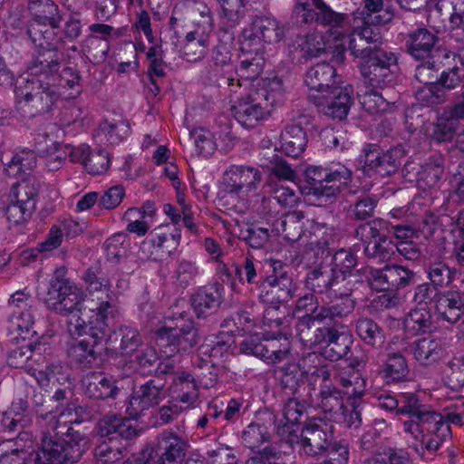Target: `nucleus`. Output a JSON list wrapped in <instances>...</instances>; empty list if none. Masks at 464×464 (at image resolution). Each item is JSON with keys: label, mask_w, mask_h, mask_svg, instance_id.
<instances>
[{"label": "nucleus", "mask_w": 464, "mask_h": 464, "mask_svg": "<svg viewBox=\"0 0 464 464\" xmlns=\"http://www.w3.org/2000/svg\"><path fill=\"white\" fill-rule=\"evenodd\" d=\"M98 414L95 405L67 403L59 417L48 425L34 464H76L90 445L85 432L73 424L91 421Z\"/></svg>", "instance_id": "f257e3e1"}, {"label": "nucleus", "mask_w": 464, "mask_h": 464, "mask_svg": "<svg viewBox=\"0 0 464 464\" xmlns=\"http://www.w3.org/2000/svg\"><path fill=\"white\" fill-rule=\"evenodd\" d=\"M50 308L69 316L67 324L71 334L93 333L98 338L102 336L105 321L113 318L117 311L109 301L101 302L96 308L88 307L76 286Z\"/></svg>", "instance_id": "f03ea898"}, {"label": "nucleus", "mask_w": 464, "mask_h": 464, "mask_svg": "<svg viewBox=\"0 0 464 464\" xmlns=\"http://www.w3.org/2000/svg\"><path fill=\"white\" fill-rule=\"evenodd\" d=\"M283 97V82L274 78L267 87L253 90L239 99L232 105L231 111L239 124L252 129L271 113L273 107L280 103Z\"/></svg>", "instance_id": "7ed1b4c3"}, {"label": "nucleus", "mask_w": 464, "mask_h": 464, "mask_svg": "<svg viewBox=\"0 0 464 464\" xmlns=\"http://www.w3.org/2000/svg\"><path fill=\"white\" fill-rule=\"evenodd\" d=\"M308 183L305 192L312 204L322 206L332 203L341 191V186L352 179V172L344 166L335 170L321 167H309L305 171Z\"/></svg>", "instance_id": "20e7f679"}, {"label": "nucleus", "mask_w": 464, "mask_h": 464, "mask_svg": "<svg viewBox=\"0 0 464 464\" xmlns=\"http://www.w3.org/2000/svg\"><path fill=\"white\" fill-rule=\"evenodd\" d=\"M305 285L316 294H326L334 297L329 304L353 314L356 300L353 298V288H348L328 264L320 263L311 269L305 277Z\"/></svg>", "instance_id": "39448f33"}, {"label": "nucleus", "mask_w": 464, "mask_h": 464, "mask_svg": "<svg viewBox=\"0 0 464 464\" xmlns=\"http://www.w3.org/2000/svg\"><path fill=\"white\" fill-rule=\"evenodd\" d=\"M405 158V150L402 145H397L387 150L379 145L366 144L356 160V167L368 177L373 174L380 177H391L397 173Z\"/></svg>", "instance_id": "423d86ee"}, {"label": "nucleus", "mask_w": 464, "mask_h": 464, "mask_svg": "<svg viewBox=\"0 0 464 464\" xmlns=\"http://www.w3.org/2000/svg\"><path fill=\"white\" fill-rule=\"evenodd\" d=\"M60 96L53 82L26 80L20 90L16 108L23 117L33 118L50 112Z\"/></svg>", "instance_id": "0eeeda50"}, {"label": "nucleus", "mask_w": 464, "mask_h": 464, "mask_svg": "<svg viewBox=\"0 0 464 464\" xmlns=\"http://www.w3.org/2000/svg\"><path fill=\"white\" fill-rule=\"evenodd\" d=\"M354 234L362 242L363 254L368 259L384 263L394 254L392 240L388 236L386 220L374 218L367 221L357 226Z\"/></svg>", "instance_id": "6e6552de"}, {"label": "nucleus", "mask_w": 464, "mask_h": 464, "mask_svg": "<svg viewBox=\"0 0 464 464\" xmlns=\"http://www.w3.org/2000/svg\"><path fill=\"white\" fill-rule=\"evenodd\" d=\"M351 314L342 309L330 312L321 309L315 314L296 315V334L304 346L314 348L320 344L333 322L345 320Z\"/></svg>", "instance_id": "1a4fd4ad"}, {"label": "nucleus", "mask_w": 464, "mask_h": 464, "mask_svg": "<svg viewBox=\"0 0 464 464\" xmlns=\"http://www.w3.org/2000/svg\"><path fill=\"white\" fill-rule=\"evenodd\" d=\"M273 274L262 277L258 285L257 297L260 302L267 304L286 303L294 296L295 284L286 271H283V263L270 259Z\"/></svg>", "instance_id": "9d476101"}, {"label": "nucleus", "mask_w": 464, "mask_h": 464, "mask_svg": "<svg viewBox=\"0 0 464 464\" xmlns=\"http://www.w3.org/2000/svg\"><path fill=\"white\" fill-rule=\"evenodd\" d=\"M395 57L382 51L359 65L363 83L372 89H385L396 84L397 76L392 70Z\"/></svg>", "instance_id": "9b49d317"}, {"label": "nucleus", "mask_w": 464, "mask_h": 464, "mask_svg": "<svg viewBox=\"0 0 464 464\" xmlns=\"http://www.w3.org/2000/svg\"><path fill=\"white\" fill-rule=\"evenodd\" d=\"M38 190L39 186L34 178H27L13 187L14 199L5 208V215L9 222L18 225L32 216Z\"/></svg>", "instance_id": "f8f14e48"}, {"label": "nucleus", "mask_w": 464, "mask_h": 464, "mask_svg": "<svg viewBox=\"0 0 464 464\" xmlns=\"http://www.w3.org/2000/svg\"><path fill=\"white\" fill-rule=\"evenodd\" d=\"M400 402L399 415L409 418L402 422L403 430L410 435L420 434L423 427L430 426L438 417L439 412L431 410L429 405L423 404L415 393H401Z\"/></svg>", "instance_id": "ddd939ff"}, {"label": "nucleus", "mask_w": 464, "mask_h": 464, "mask_svg": "<svg viewBox=\"0 0 464 464\" xmlns=\"http://www.w3.org/2000/svg\"><path fill=\"white\" fill-rule=\"evenodd\" d=\"M334 426L323 418L309 420L301 430V447L305 454L323 455L334 441Z\"/></svg>", "instance_id": "4468645a"}, {"label": "nucleus", "mask_w": 464, "mask_h": 464, "mask_svg": "<svg viewBox=\"0 0 464 464\" xmlns=\"http://www.w3.org/2000/svg\"><path fill=\"white\" fill-rule=\"evenodd\" d=\"M188 449L187 440L170 430L162 431L155 447L147 448L154 464H182Z\"/></svg>", "instance_id": "2eb2a0df"}, {"label": "nucleus", "mask_w": 464, "mask_h": 464, "mask_svg": "<svg viewBox=\"0 0 464 464\" xmlns=\"http://www.w3.org/2000/svg\"><path fill=\"white\" fill-rule=\"evenodd\" d=\"M292 19L298 25L316 23L331 28H343L345 25L351 24L353 17L352 14L337 13L328 5L321 11H314L311 4L304 1L295 4Z\"/></svg>", "instance_id": "dca6fc26"}, {"label": "nucleus", "mask_w": 464, "mask_h": 464, "mask_svg": "<svg viewBox=\"0 0 464 464\" xmlns=\"http://www.w3.org/2000/svg\"><path fill=\"white\" fill-rule=\"evenodd\" d=\"M181 239L180 230L169 225H161L152 231L141 243L140 250L147 258L157 256H169L179 246Z\"/></svg>", "instance_id": "f3484780"}, {"label": "nucleus", "mask_w": 464, "mask_h": 464, "mask_svg": "<svg viewBox=\"0 0 464 464\" xmlns=\"http://www.w3.org/2000/svg\"><path fill=\"white\" fill-rule=\"evenodd\" d=\"M351 87H336L314 97L318 111L334 120L345 119L353 103Z\"/></svg>", "instance_id": "a211bd4d"}, {"label": "nucleus", "mask_w": 464, "mask_h": 464, "mask_svg": "<svg viewBox=\"0 0 464 464\" xmlns=\"http://www.w3.org/2000/svg\"><path fill=\"white\" fill-rule=\"evenodd\" d=\"M434 28L420 26L404 37L406 53L417 61L430 60L438 50L440 37Z\"/></svg>", "instance_id": "6ab92c4d"}, {"label": "nucleus", "mask_w": 464, "mask_h": 464, "mask_svg": "<svg viewBox=\"0 0 464 464\" xmlns=\"http://www.w3.org/2000/svg\"><path fill=\"white\" fill-rule=\"evenodd\" d=\"M168 396L166 381L162 379H150L140 384L132 392L130 398L131 414L138 416L144 411L154 408Z\"/></svg>", "instance_id": "aec40b11"}, {"label": "nucleus", "mask_w": 464, "mask_h": 464, "mask_svg": "<svg viewBox=\"0 0 464 464\" xmlns=\"http://www.w3.org/2000/svg\"><path fill=\"white\" fill-rule=\"evenodd\" d=\"M109 321H105V327L102 337H96L93 333H81L77 335H88L90 340L85 338L75 341L67 349V355L71 362L81 368H92L98 364L100 353L95 347L106 337Z\"/></svg>", "instance_id": "412c9836"}, {"label": "nucleus", "mask_w": 464, "mask_h": 464, "mask_svg": "<svg viewBox=\"0 0 464 464\" xmlns=\"http://www.w3.org/2000/svg\"><path fill=\"white\" fill-rule=\"evenodd\" d=\"M344 321L333 322L318 345L323 348L322 354L332 362L344 357L353 344L352 335L341 331L346 327Z\"/></svg>", "instance_id": "4be33fe9"}, {"label": "nucleus", "mask_w": 464, "mask_h": 464, "mask_svg": "<svg viewBox=\"0 0 464 464\" xmlns=\"http://www.w3.org/2000/svg\"><path fill=\"white\" fill-rule=\"evenodd\" d=\"M261 179L262 175L257 169L243 165L230 166L223 177L226 191L237 195L256 189Z\"/></svg>", "instance_id": "5701e85b"}, {"label": "nucleus", "mask_w": 464, "mask_h": 464, "mask_svg": "<svg viewBox=\"0 0 464 464\" xmlns=\"http://www.w3.org/2000/svg\"><path fill=\"white\" fill-rule=\"evenodd\" d=\"M415 440L420 441V446L414 449L420 456H423L425 450L430 452L437 451L440 447L451 439L450 426L443 421V416L439 413L438 417L430 426L423 427L420 434L411 435Z\"/></svg>", "instance_id": "b1692460"}, {"label": "nucleus", "mask_w": 464, "mask_h": 464, "mask_svg": "<svg viewBox=\"0 0 464 464\" xmlns=\"http://www.w3.org/2000/svg\"><path fill=\"white\" fill-rule=\"evenodd\" d=\"M62 55L59 51L37 52V54L29 62L26 80H34L53 82L56 86L58 72L61 69Z\"/></svg>", "instance_id": "393cba45"}, {"label": "nucleus", "mask_w": 464, "mask_h": 464, "mask_svg": "<svg viewBox=\"0 0 464 464\" xmlns=\"http://www.w3.org/2000/svg\"><path fill=\"white\" fill-rule=\"evenodd\" d=\"M199 340L198 331L190 322L182 327H164L158 333L160 346H169L170 353L187 351Z\"/></svg>", "instance_id": "a878e982"}, {"label": "nucleus", "mask_w": 464, "mask_h": 464, "mask_svg": "<svg viewBox=\"0 0 464 464\" xmlns=\"http://www.w3.org/2000/svg\"><path fill=\"white\" fill-rule=\"evenodd\" d=\"M378 375L388 385L411 381V369L403 352L387 353L378 368Z\"/></svg>", "instance_id": "bb28decb"}, {"label": "nucleus", "mask_w": 464, "mask_h": 464, "mask_svg": "<svg viewBox=\"0 0 464 464\" xmlns=\"http://www.w3.org/2000/svg\"><path fill=\"white\" fill-rule=\"evenodd\" d=\"M304 82L310 90L323 94L338 87L341 78L332 63L322 62L309 68L305 73Z\"/></svg>", "instance_id": "cd10ccee"}, {"label": "nucleus", "mask_w": 464, "mask_h": 464, "mask_svg": "<svg viewBox=\"0 0 464 464\" xmlns=\"http://www.w3.org/2000/svg\"><path fill=\"white\" fill-rule=\"evenodd\" d=\"M435 312L440 320L456 324L464 314V294L457 290L440 292Z\"/></svg>", "instance_id": "c85d7f7f"}, {"label": "nucleus", "mask_w": 464, "mask_h": 464, "mask_svg": "<svg viewBox=\"0 0 464 464\" xmlns=\"http://www.w3.org/2000/svg\"><path fill=\"white\" fill-rule=\"evenodd\" d=\"M84 394L95 400L116 399L120 388L112 376H106L102 372H92L82 380Z\"/></svg>", "instance_id": "c756f323"}, {"label": "nucleus", "mask_w": 464, "mask_h": 464, "mask_svg": "<svg viewBox=\"0 0 464 464\" xmlns=\"http://www.w3.org/2000/svg\"><path fill=\"white\" fill-rule=\"evenodd\" d=\"M98 434L104 440H131L139 435V430L130 420L110 415L103 417L98 423Z\"/></svg>", "instance_id": "7c9ffc66"}, {"label": "nucleus", "mask_w": 464, "mask_h": 464, "mask_svg": "<svg viewBox=\"0 0 464 464\" xmlns=\"http://www.w3.org/2000/svg\"><path fill=\"white\" fill-rule=\"evenodd\" d=\"M106 343L110 349L122 356H132L143 343L136 328L121 326L109 334Z\"/></svg>", "instance_id": "2f4dec72"}, {"label": "nucleus", "mask_w": 464, "mask_h": 464, "mask_svg": "<svg viewBox=\"0 0 464 464\" xmlns=\"http://www.w3.org/2000/svg\"><path fill=\"white\" fill-rule=\"evenodd\" d=\"M203 31L194 30L187 33L185 36L186 44L184 45L183 54L188 62H197L204 57L207 50V41L205 37L206 31H211L213 27V19L209 12L200 13Z\"/></svg>", "instance_id": "473e14b6"}, {"label": "nucleus", "mask_w": 464, "mask_h": 464, "mask_svg": "<svg viewBox=\"0 0 464 464\" xmlns=\"http://www.w3.org/2000/svg\"><path fill=\"white\" fill-rule=\"evenodd\" d=\"M222 301L221 293L216 285L201 287L191 295V305L198 318L214 314Z\"/></svg>", "instance_id": "72a5a7b5"}, {"label": "nucleus", "mask_w": 464, "mask_h": 464, "mask_svg": "<svg viewBox=\"0 0 464 464\" xmlns=\"http://www.w3.org/2000/svg\"><path fill=\"white\" fill-rule=\"evenodd\" d=\"M28 8L34 14L30 24L60 28L63 20L59 6L53 0H29Z\"/></svg>", "instance_id": "f704fd0d"}, {"label": "nucleus", "mask_w": 464, "mask_h": 464, "mask_svg": "<svg viewBox=\"0 0 464 464\" xmlns=\"http://www.w3.org/2000/svg\"><path fill=\"white\" fill-rule=\"evenodd\" d=\"M220 4L223 15L221 17L219 31L228 41L235 38L234 29L240 24L245 16V0H218Z\"/></svg>", "instance_id": "c9c22d12"}, {"label": "nucleus", "mask_w": 464, "mask_h": 464, "mask_svg": "<svg viewBox=\"0 0 464 464\" xmlns=\"http://www.w3.org/2000/svg\"><path fill=\"white\" fill-rule=\"evenodd\" d=\"M291 352V341L284 332L266 331L264 360L275 363L286 359Z\"/></svg>", "instance_id": "e433bc0d"}, {"label": "nucleus", "mask_w": 464, "mask_h": 464, "mask_svg": "<svg viewBox=\"0 0 464 464\" xmlns=\"http://www.w3.org/2000/svg\"><path fill=\"white\" fill-rule=\"evenodd\" d=\"M275 377L281 389L287 394L295 395L304 385V372L300 363L290 362L275 369Z\"/></svg>", "instance_id": "4c0bfd02"}, {"label": "nucleus", "mask_w": 464, "mask_h": 464, "mask_svg": "<svg viewBox=\"0 0 464 464\" xmlns=\"http://www.w3.org/2000/svg\"><path fill=\"white\" fill-rule=\"evenodd\" d=\"M343 284L353 288L352 278L356 276L357 256L350 250L341 248L334 252L328 264Z\"/></svg>", "instance_id": "58836bf2"}, {"label": "nucleus", "mask_w": 464, "mask_h": 464, "mask_svg": "<svg viewBox=\"0 0 464 464\" xmlns=\"http://www.w3.org/2000/svg\"><path fill=\"white\" fill-rule=\"evenodd\" d=\"M425 272L430 282L440 290L450 286L457 276V269L439 257L429 258L425 264Z\"/></svg>", "instance_id": "ea45409f"}, {"label": "nucleus", "mask_w": 464, "mask_h": 464, "mask_svg": "<svg viewBox=\"0 0 464 464\" xmlns=\"http://www.w3.org/2000/svg\"><path fill=\"white\" fill-rule=\"evenodd\" d=\"M410 349L413 358L421 365L430 366L440 360L442 349L440 344L435 339L430 337L420 338L403 349Z\"/></svg>", "instance_id": "a19ab883"}, {"label": "nucleus", "mask_w": 464, "mask_h": 464, "mask_svg": "<svg viewBox=\"0 0 464 464\" xmlns=\"http://www.w3.org/2000/svg\"><path fill=\"white\" fill-rule=\"evenodd\" d=\"M252 30L266 44H276L283 40L285 26L270 16L256 15L251 22Z\"/></svg>", "instance_id": "79ce46f5"}, {"label": "nucleus", "mask_w": 464, "mask_h": 464, "mask_svg": "<svg viewBox=\"0 0 464 464\" xmlns=\"http://www.w3.org/2000/svg\"><path fill=\"white\" fill-rule=\"evenodd\" d=\"M280 138L282 150L290 157L296 158L305 150L307 135L300 125L287 126Z\"/></svg>", "instance_id": "37998d69"}, {"label": "nucleus", "mask_w": 464, "mask_h": 464, "mask_svg": "<svg viewBox=\"0 0 464 464\" xmlns=\"http://www.w3.org/2000/svg\"><path fill=\"white\" fill-rule=\"evenodd\" d=\"M56 28L48 25L37 24H30L25 28V35H27L33 44L38 49L37 52L59 51L56 44L57 34L54 32Z\"/></svg>", "instance_id": "c03bdc74"}, {"label": "nucleus", "mask_w": 464, "mask_h": 464, "mask_svg": "<svg viewBox=\"0 0 464 464\" xmlns=\"http://www.w3.org/2000/svg\"><path fill=\"white\" fill-rule=\"evenodd\" d=\"M355 332L367 345L381 347L385 342L383 329L372 318L360 317L355 323Z\"/></svg>", "instance_id": "a18cd8bd"}, {"label": "nucleus", "mask_w": 464, "mask_h": 464, "mask_svg": "<svg viewBox=\"0 0 464 464\" xmlns=\"http://www.w3.org/2000/svg\"><path fill=\"white\" fill-rule=\"evenodd\" d=\"M65 275L66 269L64 267H59L55 270L53 278L50 280L45 296L43 297L44 302L48 307L58 304L59 301L75 286L65 277Z\"/></svg>", "instance_id": "49530a36"}, {"label": "nucleus", "mask_w": 464, "mask_h": 464, "mask_svg": "<svg viewBox=\"0 0 464 464\" xmlns=\"http://www.w3.org/2000/svg\"><path fill=\"white\" fill-rule=\"evenodd\" d=\"M41 342L28 343L19 345L17 348L10 350L7 353V364L13 368H22L27 372L32 371L33 356L34 353L38 355L42 353Z\"/></svg>", "instance_id": "de8ad7c7"}, {"label": "nucleus", "mask_w": 464, "mask_h": 464, "mask_svg": "<svg viewBox=\"0 0 464 464\" xmlns=\"http://www.w3.org/2000/svg\"><path fill=\"white\" fill-rule=\"evenodd\" d=\"M272 232L269 227H262L258 223H246L239 227L237 236L250 247L261 249L268 243Z\"/></svg>", "instance_id": "09e8293b"}, {"label": "nucleus", "mask_w": 464, "mask_h": 464, "mask_svg": "<svg viewBox=\"0 0 464 464\" xmlns=\"http://www.w3.org/2000/svg\"><path fill=\"white\" fill-rule=\"evenodd\" d=\"M126 447L120 440H103L93 449L97 464H111L124 458Z\"/></svg>", "instance_id": "8fccbe9b"}, {"label": "nucleus", "mask_w": 464, "mask_h": 464, "mask_svg": "<svg viewBox=\"0 0 464 464\" xmlns=\"http://www.w3.org/2000/svg\"><path fill=\"white\" fill-rule=\"evenodd\" d=\"M444 162L445 159L441 154L430 156L418 173L419 182L428 188L436 186L444 174Z\"/></svg>", "instance_id": "3c124183"}, {"label": "nucleus", "mask_w": 464, "mask_h": 464, "mask_svg": "<svg viewBox=\"0 0 464 464\" xmlns=\"http://www.w3.org/2000/svg\"><path fill=\"white\" fill-rule=\"evenodd\" d=\"M231 343L232 338L229 334L206 339L198 348V358L212 361L220 359L227 353Z\"/></svg>", "instance_id": "603ef678"}, {"label": "nucleus", "mask_w": 464, "mask_h": 464, "mask_svg": "<svg viewBox=\"0 0 464 464\" xmlns=\"http://www.w3.org/2000/svg\"><path fill=\"white\" fill-rule=\"evenodd\" d=\"M459 127V123L454 121L444 111L439 114L432 124L430 133V139L437 142L451 141Z\"/></svg>", "instance_id": "864d4df0"}, {"label": "nucleus", "mask_w": 464, "mask_h": 464, "mask_svg": "<svg viewBox=\"0 0 464 464\" xmlns=\"http://www.w3.org/2000/svg\"><path fill=\"white\" fill-rule=\"evenodd\" d=\"M404 324L414 334L430 332L433 325L430 310L426 307L412 309L407 315Z\"/></svg>", "instance_id": "5fc2aeb1"}, {"label": "nucleus", "mask_w": 464, "mask_h": 464, "mask_svg": "<svg viewBox=\"0 0 464 464\" xmlns=\"http://www.w3.org/2000/svg\"><path fill=\"white\" fill-rule=\"evenodd\" d=\"M304 214L302 210H293L286 213L281 219L284 237L289 241H298L304 233Z\"/></svg>", "instance_id": "6e6d98bb"}, {"label": "nucleus", "mask_w": 464, "mask_h": 464, "mask_svg": "<svg viewBox=\"0 0 464 464\" xmlns=\"http://www.w3.org/2000/svg\"><path fill=\"white\" fill-rule=\"evenodd\" d=\"M444 383L453 391L464 387V357H454L445 365L443 371Z\"/></svg>", "instance_id": "4d7b16f0"}, {"label": "nucleus", "mask_w": 464, "mask_h": 464, "mask_svg": "<svg viewBox=\"0 0 464 464\" xmlns=\"http://www.w3.org/2000/svg\"><path fill=\"white\" fill-rule=\"evenodd\" d=\"M265 58L263 54L242 55L240 64L236 72L242 79L253 81L263 72Z\"/></svg>", "instance_id": "13d9d810"}, {"label": "nucleus", "mask_w": 464, "mask_h": 464, "mask_svg": "<svg viewBox=\"0 0 464 464\" xmlns=\"http://www.w3.org/2000/svg\"><path fill=\"white\" fill-rule=\"evenodd\" d=\"M319 407L324 411L338 415L344 404L342 392L335 387L325 385L319 393Z\"/></svg>", "instance_id": "bf43d9fd"}, {"label": "nucleus", "mask_w": 464, "mask_h": 464, "mask_svg": "<svg viewBox=\"0 0 464 464\" xmlns=\"http://www.w3.org/2000/svg\"><path fill=\"white\" fill-rule=\"evenodd\" d=\"M134 356L133 362L136 364L138 371L144 375H152V370L157 362L160 360L157 351L147 344H142L132 354Z\"/></svg>", "instance_id": "052dcab7"}, {"label": "nucleus", "mask_w": 464, "mask_h": 464, "mask_svg": "<svg viewBox=\"0 0 464 464\" xmlns=\"http://www.w3.org/2000/svg\"><path fill=\"white\" fill-rule=\"evenodd\" d=\"M81 79L80 71L76 67L67 65L58 72L56 90L59 92V88L70 89L72 92L69 95L76 97L82 92Z\"/></svg>", "instance_id": "680f3d73"}, {"label": "nucleus", "mask_w": 464, "mask_h": 464, "mask_svg": "<svg viewBox=\"0 0 464 464\" xmlns=\"http://www.w3.org/2000/svg\"><path fill=\"white\" fill-rule=\"evenodd\" d=\"M366 278L372 289L392 293V275L390 265H385L382 268L370 267Z\"/></svg>", "instance_id": "e2e57ef3"}, {"label": "nucleus", "mask_w": 464, "mask_h": 464, "mask_svg": "<svg viewBox=\"0 0 464 464\" xmlns=\"http://www.w3.org/2000/svg\"><path fill=\"white\" fill-rule=\"evenodd\" d=\"M269 440L267 428L264 424L251 423L242 433V443L245 447L256 450Z\"/></svg>", "instance_id": "0e129e2a"}, {"label": "nucleus", "mask_w": 464, "mask_h": 464, "mask_svg": "<svg viewBox=\"0 0 464 464\" xmlns=\"http://www.w3.org/2000/svg\"><path fill=\"white\" fill-rule=\"evenodd\" d=\"M311 405L312 402L308 400L289 399L283 408V416L285 423H301L302 417H306V411Z\"/></svg>", "instance_id": "69168bd1"}, {"label": "nucleus", "mask_w": 464, "mask_h": 464, "mask_svg": "<svg viewBox=\"0 0 464 464\" xmlns=\"http://www.w3.org/2000/svg\"><path fill=\"white\" fill-rule=\"evenodd\" d=\"M416 99L424 105L433 106L447 102V94L438 84H423L415 92Z\"/></svg>", "instance_id": "338daca9"}, {"label": "nucleus", "mask_w": 464, "mask_h": 464, "mask_svg": "<svg viewBox=\"0 0 464 464\" xmlns=\"http://www.w3.org/2000/svg\"><path fill=\"white\" fill-rule=\"evenodd\" d=\"M83 166L92 175H100L107 171L110 166L109 153L104 150L88 151L83 158Z\"/></svg>", "instance_id": "774afa93"}]
</instances>
